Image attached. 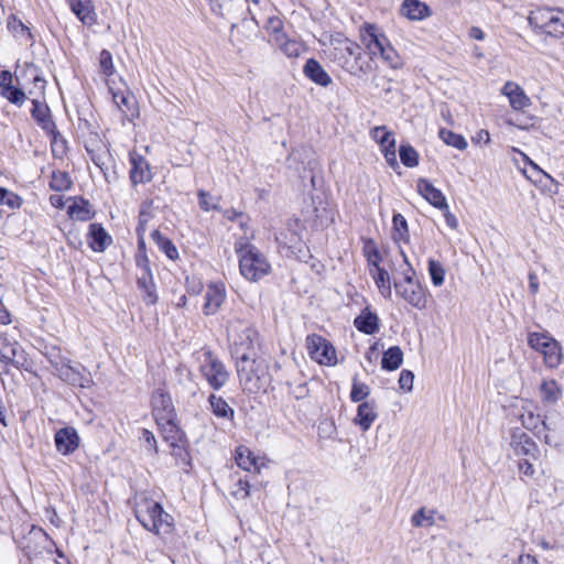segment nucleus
Here are the masks:
<instances>
[{
    "label": "nucleus",
    "instance_id": "nucleus-31",
    "mask_svg": "<svg viewBox=\"0 0 564 564\" xmlns=\"http://www.w3.org/2000/svg\"><path fill=\"white\" fill-rule=\"evenodd\" d=\"M138 288L144 292L143 300L148 305H153L158 301L155 284L152 273H141L137 279Z\"/></svg>",
    "mask_w": 564,
    "mask_h": 564
},
{
    "label": "nucleus",
    "instance_id": "nucleus-41",
    "mask_svg": "<svg viewBox=\"0 0 564 564\" xmlns=\"http://www.w3.org/2000/svg\"><path fill=\"white\" fill-rule=\"evenodd\" d=\"M7 29L15 37L31 39L32 36L29 28L15 14H10L8 17Z\"/></svg>",
    "mask_w": 564,
    "mask_h": 564
},
{
    "label": "nucleus",
    "instance_id": "nucleus-2",
    "mask_svg": "<svg viewBox=\"0 0 564 564\" xmlns=\"http://www.w3.org/2000/svg\"><path fill=\"white\" fill-rule=\"evenodd\" d=\"M235 250L239 258L240 273L247 280L258 281L270 272L271 265L265 256L249 241L240 239Z\"/></svg>",
    "mask_w": 564,
    "mask_h": 564
},
{
    "label": "nucleus",
    "instance_id": "nucleus-37",
    "mask_svg": "<svg viewBox=\"0 0 564 564\" xmlns=\"http://www.w3.org/2000/svg\"><path fill=\"white\" fill-rule=\"evenodd\" d=\"M112 100L124 117L133 116L134 97L129 91L112 93Z\"/></svg>",
    "mask_w": 564,
    "mask_h": 564
},
{
    "label": "nucleus",
    "instance_id": "nucleus-52",
    "mask_svg": "<svg viewBox=\"0 0 564 564\" xmlns=\"http://www.w3.org/2000/svg\"><path fill=\"white\" fill-rule=\"evenodd\" d=\"M172 448L171 455L180 463L189 464V453L187 451V438L183 442L169 444Z\"/></svg>",
    "mask_w": 564,
    "mask_h": 564
},
{
    "label": "nucleus",
    "instance_id": "nucleus-19",
    "mask_svg": "<svg viewBox=\"0 0 564 564\" xmlns=\"http://www.w3.org/2000/svg\"><path fill=\"white\" fill-rule=\"evenodd\" d=\"M303 74L314 84L327 87L332 84V77L324 69L318 61L315 58H308L303 66Z\"/></svg>",
    "mask_w": 564,
    "mask_h": 564
},
{
    "label": "nucleus",
    "instance_id": "nucleus-54",
    "mask_svg": "<svg viewBox=\"0 0 564 564\" xmlns=\"http://www.w3.org/2000/svg\"><path fill=\"white\" fill-rule=\"evenodd\" d=\"M52 135V153L54 156L62 158L66 151V140L61 135V133L54 129L53 132H46Z\"/></svg>",
    "mask_w": 564,
    "mask_h": 564
},
{
    "label": "nucleus",
    "instance_id": "nucleus-18",
    "mask_svg": "<svg viewBox=\"0 0 564 564\" xmlns=\"http://www.w3.org/2000/svg\"><path fill=\"white\" fill-rule=\"evenodd\" d=\"M377 403L375 400L364 401L359 403L354 423L360 427L362 432H367L372 423L377 420Z\"/></svg>",
    "mask_w": 564,
    "mask_h": 564
},
{
    "label": "nucleus",
    "instance_id": "nucleus-3",
    "mask_svg": "<svg viewBox=\"0 0 564 564\" xmlns=\"http://www.w3.org/2000/svg\"><path fill=\"white\" fill-rule=\"evenodd\" d=\"M135 518L145 530L156 535L169 534L174 527L173 517L164 511L160 502L150 499L138 505Z\"/></svg>",
    "mask_w": 564,
    "mask_h": 564
},
{
    "label": "nucleus",
    "instance_id": "nucleus-11",
    "mask_svg": "<svg viewBox=\"0 0 564 564\" xmlns=\"http://www.w3.org/2000/svg\"><path fill=\"white\" fill-rule=\"evenodd\" d=\"M129 162L131 165L129 177L133 186L139 184H147L152 181L153 174L150 163L143 155L137 151H131L129 153Z\"/></svg>",
    "mask_w": 564,
    "mask_h": 564
},
{
    "label": "nucleus",
    "instance_id": "nucleus-48",
    "mask_svg": "<svg viewBox=\"0 0 564 564\" xmlns=\"http://www.w3.org/2000/svg\"><path fill=\"white\" fill-rule=\"evenodd\" d=\"M389 67L399 69L403 66V61L393 46L389 43L387 47L378 55Z\"/></svg>",
    "mask_w": 564,
    "mask_h": 564
},
{
    "label": "nucleus",
    "instance_id": "nucleus-58",
    "mask_svg": "<svg viewBox=\"0 0 564 564\" xmlns=\"http://www.w3.org/2000/svg\"><path fill=\"white\" fill-rule=\"evenodd\" d=\"M85 149H86L90 160L93 161V163L97 167H99L100 171L102 172L106 181L110 182L109 175L107 173L106 163H105V160H104L105 159V154L96 152L95 150L90 149L88 145H85Z\"/></svg>",
    "mask_w": 564,
    "mask_h": 564
},
{
    "label": "nucleus",
    "instance_id": "nucleus-13",
    "mask_svg": "<svg viewBox=\"0 0 564 564\" xmlns=\"http://www.w3.org/2000/svg\"><path fill=\"white\" fill-rule=\"evenodd\" d=\"M398 296L416 310L426 307V292L422 284L406 285L405 283H393Z\"/></svg>",
    "mask_w": 564,
    "mask_h": 564
},
{
    "label": "nucleus",
    "instance_id": "nucleus-4",
    "mask_svg": "<svg viewBox=\"0 0 564 564\" xmlns=\"http://www.w3.org/2000/svg\"><path fill=\"white\" fill-rule=\"evenodd\" d=\"M361 47L349 39L337 40L330 51L332 61L349 74L361 70Z\"/></svg>",
    "mask_w": 564,
    "mask_h": 564
},
{
    "label": "nucleus",
    "instance_id": "nucleus-62",
    "mask_svg": "<svg viewBox=\"0 0 564 564\" xmlns=\"http://www.w3.org/2000/svg\"><path fill=\"white\" fill-rule=\"evenodd\" d=\"M381 260L382 257L377 248H373L372 250L367 252V261L370 269H372L373 272H377L378 269H383L382 267H380Z\"/></svg>",
    "mask_w": 564,
    "mask_h": 564
},
{
    "label": "nucleus",
    "instance_id": "nucleus-32",
    "mask_svg": "<svg viewBox=\"0 0 564 564\" xmlns=\"http://www.w3.org/2000/svg\"><path fill=\"white\" fill-rule=\"evenodd\" d=\"M151 238L158 246L159 250L170 260H176L178 258V251L173 241L165 237L160 230H153Z\"/></svg>",
    "mask_w": 564,
    "mask_h": 564
},
{
    "label": "nucleus",
    "instance_id": "nucleus-35",
    "mask_svg": "<svg viewBox=\"0 0 564 564\" xmlns=\"http://www.w3.org/2000/svg\"><path fill=\"white\" fill-rule=\"evenodd\" d=\"M392 239L394 242H404L408 243L410 241V235H409V226L405 217L400 214L395 213L392 217Z\"/></svg>",
    "mask_w": 564,
    "mask_h": 564
},
{
    "label": "nucleus",
    "instance_id": "nucleus-24",
    "mask_svg": "<svg viewBox=\"0 0 564 564\" xmlns=\"http://www.w3.org/2000/svg\"><path fill=\"white\" fill-rule=\"evenodd\" d=\"M31 116L45 132H53L55 129V122L52 119L51 110L46 104L41 102L37 99H32Z\"/></svg>",
    "mask_w": 564,
    "mask_h": 564
},
{
    "label": "nucleus",
    "instance_id": "nucleus-10",
    "mask_svg": "<svg viewBox=\"0 0 564 564\" xmlns=\"http://www.w3.org/2000/svg\"><path fill=\"white\" fill-rule=\"evenodd\" d=\"M152 415L156 423L176 419V412L169 392L158 389L151 397Z\"/></svg>",
    "mask_w": 564,
    "mask_h": 564
},
{
    "label": "nucleus",
    "instance_id": "nucleus-53",
    "mask_svg": "<svg viewBox=\"0 0 564 564\" xmlns=\"http://www.w3.org/2000/svg\"><path fill=\"white\" fill-rule=\"evenodd\" d=\"M265 30L272 36L273 43L276 39H280V35H286L283 32V21L279 17H270L267 20Z\"/></svg>",
    "mask_w": 564,
    "mask_h": 564
},
{
    "label": "nucleus",
    "instance_id": "nucleus-55",
    "mask_svg": "<svg viewBox=\"0 0 564 564\" xmlns=\"http://www.w3.org/2000/svg\"><path fill=\"white\" fill-rule=\"evenodd\" d=\"M433 511H430L429 514L425 512L424 508L417 510L411 518V523L413 527L420 528L424 525H433L434 517Z\"/></svg>",
    "mask_w": 564,
    "mask_h": 564
},
{
    "label": "nucleus",
    "instance_id": "nucleus-9",
    "mask_svg": "<svg viewBox=\"0 0 564 564\" xmlns=\"http://www.w3.org/2000/svg\"><path fill=\"white\" fill-rule=\"evenodd\" d=\"M360 39L371 58L378 55L390 43L384 33L375 24L365 23L360 29Z\"/></svg>",
    "mask_w": 564,
    "mask_h": 564
},
{
    "label": "nucleus",
    "instance_id": "nucleus-30",
    "mask_svg": "<svg viewBox=\"0 0 564 564\" xmlns=\"http://www.w3.org/2000/svg\"><path fill=\"white\" fill-rule=\"evenodd\" d=\"M274 44L288 57H299L305 50L304 44L295 39H290L288 35H280Z\"/></svg>",
    "mask_w": 564,
    "mask_h": 564
},
{
    "label": "nucleus",
    "instance_id": "nucleus-63",
    "mask_svg": "<svg viewBox=\"0 0 564 564\" xmlns=\"http://www.w3.org/2000/svg\"><path fill=\"white\" fill-rule=\"evenodd\" d=\"M135 263L138 269L141 270V273H152L150 268V260L147 256V250L143 252H138L135 256Z\"/></svg>",
    "mask_w": 564,
    "mask_h": 564
},
{
    "label": "nucleus",
    "instance_id": "nucleus-43",
    "mask_svg": "<svg viewBox=\"0 0 564 564\" xmlns=\"http://www.w3.org/2000/svg\"><path fill=\"white\" fill-rule=\"evenodd\" d=\"M512 444L516 446V451L523 455L531 454L535 447V444L532 441V438L523 432H520L519 434L513 433Z\"/></svg>",
    "mask_w": 564,
    "mask_h": 564
},
{
    "label": "nucleus",
    "instance_id": "nucleus-27",
    "mask_svg": "<svg viewBox=\"0 0 564 564\" xmlns=\"http://www.w3.org/2000/svg\"><path fill=\"white\" fill-rule=\"evenodd\" d=\"M156 424L160 427L164 441L169 444H175V442H183L186 440V435L177 425L176 419H169Z\"/></svg>",
    "mask_w": 564,
    "mask_h": 564
},
{
    "label": "nucleus",
    "instance_id": "nucleus-16",
    "mask_svg": "<svg viewBox=\"0 0 564 564\" xmlns=\"http://www.w3.org/2000/svg\"><path fill=\"white\" fill-rule=\"evenodd\" d=\"M501 94L509 99L510 107L513 110H523L531 105L530 98L514 82H507L501 89Z\"/></svg>",
    "mask_w": 564,
    "mask_h": 564
},
{
    "label": "nucleus",
    "instance_id": "nucleus-57",
    "mask_svg": "<svg viewBox=\"0 0 564 564\" xmlns=\"http://www.w3.org/2000/svg\"><path fill=\"white\" fill-rule=\"evenodd\" d=\"M140 440L144 444L145 449L151 455H155L158 453L156 440L154 434L150 430L142 429L140 432Z\"/></svg>",
    "mask_w": 564,
    "mask_h": 564
},
{
    "label": "nucleus",
    "instance_id": "nucleus-21",
    "mask_svg": "<svg viewBox=\"0 0 564 564\" xmlns=\"http://www.w3.org/2000/svg\"><path fill=\"white\" fill-rule=\"evenodd\" d=\"M72 204L67 207V213L72 219L78 221H88L96 215L91 204L82 196L69 198Z\"/></svg>",
    "mask_w": 564,
    "mask_h": 564
},
{
    "label": "nucleus",
    "instance_id": "nucleus-12",
    "mask_svg": "<svg viewBox=\"0 0 564 564\" xmlns=\"http://www.w3.org/2000/svg\"><path fill=\"white\" fill-rule=\"evenodd\" d=\"M54 443L56 451L63 455L68 456L77 451L80 444L78 432L73 426H65L55 432Z\"/></svg>",
    "mask_w": 564,
    "mask_h": 564
},
{
    "label": "nucleus",
    "instance_id": "nucleus-23",
    "mask_svg": "<svg viewBox=\"0 0 564 564\" xmlns=\"http://www.w3.org/2000/svg\"><path fill=\"white\" fill-rule=\"evenodd\" d=\"M88 238V245L95 252H104L112 242L111 236L98 223L89 225Z\"/></svg>",
    "mask_w": 564,
    "mask_h": 564
},
{
    "label": "nucleus",
    "instance_id": "nucleus-1",
    "mask_svg": "<svg viewBox=\"0 0 564 564\" xmlns=\"http://www.w3.org/2000/svg\"><path fill=\"white\" fill-rule=\"evenodd\" d=\"M237 375L243 391L258 393L269 386L268 367L263 360L252 359L243 351L237 360Z\"/></svg>",
    "mask_w": 564,
    "mask_h": 564
},
{
    "label": "nucleus",
    "instance_id": "nucleus-51",
    "mask_svg": "<svg viewBox=\"0 0 564 564\" xmlns=\"http://www.w3.org/2000/svg\"><path fill=\"white\" fill-rule=\"evenodd\" d=\"M399 252L403 259V262H404V265L406 267L403 271H402V274H403V280L402 281H397L394 280L393 283H405L406 285H412V284H421L419 281H416L414 278H415V270L413 269L412 264L410 263L404 250L400 247L399 248Z\"/></svg>",
    "mask_w": 564,
    "mask_h": 564
},
{
    "label": "nucleus",
    "instance_id": "nucleus-46",
    "mask_svg": "<svg viewBox=\"0 0 564 564\" xmlns=\"http://www.w3.org/2000/svg\"><path fill=\"white\" fill-rule=\"evenodd\" d=\"M370 394V388L364 382H359L357 376L352 378V384L350 390V400L356 403L367 401L366 399Z\"/></svg>",
    "mask_w": 564,
    "mask_h": 564
},
{
    "label": "nucleus",
    "instance_id": "nucleus-25",
    "mask_svg": "<svg viewBox=\"0 0 564 564\" xmlns=\"http://www.w3.org/2000/svg\"><path fill=\"white\" fill-rule=\"evenodd\" d=\"M401 14L412 21H421L429 18L432 12L430 7L420 0H404L401 6Z\"/></svg>",
    "mask_w": 564,
    "mask_h": 564
},
{
    "label": "nucleus",
    "instance_id": "nucleus-56",
    "mask_svg": "<svg viewBox=\"0 0 564 564\" xmlns=\"http://www.w3.org/2000/svg\"><path fill=\"white\" fill-rule=\"evenodd\" d=\"M545 34L558 37L564 34V21L557 15L553 14L549 20Z\"/></svg>",
    "mask_w": 564,
    "mask_h": 564
},
{
    "label": "nucleus",
    "instance_id": "nucleus-45",
    "mask_svg": "<svg viewBox=\"0 0 564 564\" xmlns=\"http://www.w3.org/2000/svg\"><path fill=\"white\" fill-rule=\"evenodd\" d=\"M401 163L406 167H415L419 164V153L410 144H401L399 148Z\"/></svg>",
    "mask_w": 564,
    "mask_h": 564
},
{
    "label": "nucleus",
    "instance_id": "nucleus-34",
    "mask_svg": "<svg viewBox=\"0 0 564 564\" xmlns=\"http://www.w3.org/2000/svg\"><path fill=\"white\" fill-rule=\"evenodd\" d=\"M370 135L380 145L382 152L395 147L394 135L386 126L372 128Z\"/></svg>",
    "mask_w": 564,
    "mask_h": 564
},
{
    "label": "nucleus",
    "instance_id": "nucleus-64",
    "mask_svg": "<svg viewBox=\"0 0 564 564\" xmlns=\"http://www.w3.org/2000/svg\"><path fill=\"white\" fill-rule=\"evenodd\" d=\"M4 199L6 202H3L2 205H7L12 209L20 208L23 203L21 196L13 192H10L9 189H7V195H4Z\"/></svg>",
    "mask_w": 564,
    "mask_h": 564
},
{
    "label": "nucleus",
    "instance_id": "nucleus-22",
    "mask_svg": "<svg viewBox=\"0 0 564 564\" xmlns=\"http://www.w3.org/2000/svg\"><path fill=\"white\" fill-rule=\"evenodd\" d=\"M536 406L532 401L523 400L521 404V410L519 412V419L523 425L529 431H532L536 436L538 431L542 424V417L540 414L535 413Z\"/></svg>",
    "mask_w": 564,
    "mask_h": 564
},
{
    "label": "nucleus",
    "instance_id": "nucleus-42",
    "mask_svg": "<svg viewBox=\"0 0 564 564\" xmlns=\"http://www.w3.org/2000/svg\"><path fill=\"white\" fill-rule=\"evenodd\" d=\"M73 182L67 172L54 171L50 181V188L55 192H64L72 187Z\"/></svg>",
    "mask_w": 564,
    "mask_h": 564
},
{
    "label": "nucleus",
    "instance_id": "nucleus-7",
    "mask_svg": "<svg viewBox=\"0 0 564 564\" xmlns=\"http://www.w3.org/2000/svg\"><path fill=\"white\" fill-rule=\"evenodd\" d=\"M306 346L311 358L319 365H336V350L327 339L319 335L312 334L306 338Z\"/></svg>",
    "mask_w": 564,
    "mask_h": 564
},
{
    "label": "nucleus",
    "instance_id": "nucleus-61",
    "mask_svg": "<svg viewBox=\"0 0 564 564\" xmlns=\"http://www.w3.org/2000/svg\"><path fill=\"white\" fill-rule=\"evenodd\" d=\"M414 375L411 370L403 369L399 377L400 389L410 392L413 389Z\"/></svg>",
    "mask_w": 564,
    "mask_h": 564
},
{
    "label": "nucleus",
    "instance_id": "nucleus-5",
    "mask_svg": "<svg viewBox=\"0 0 564 564\" xmlns=\"http://www.w3.org/2000/svg\"><path fill=\"white\" fill-rule=\"evenodd\" d=\"M529 346L543 355L544 364L549 368H557L562 361V347L553 337L542 333H530Z\"/></svg>",
    "mask_w": 564,
    "mask_h": 564
},
{
    "label": "nucleus",
    "instance_id": "nucleus-14",
    "mask_svg": "<svg viewBox=\"0 0 564 564\" xmlns=\"http://www.w3.org/2000/svg\"><path fill=\"white\" fill-rule=\"evenodd\" d=\"M226 299V289L224 283H210L205 294L203 311L205 315H214L218 312Z\"/></svg>",
    "mask_w": 564,
    "mask_h": 564
},
{
    "label": "nucleus",
    "instance_id": "nucleus-15",
    "mask_svg": "<svg viewBox=\"0 0 564 564\" xmlns=\"http://www.w3.org/2000/svg\"><path fill=\"white\" fill-rule=\"evenodd\" d=\"M416 189L431 205L438 209H447V202L441 189L436 188L429 180L419 178Z\"/></svg>",
    "mask_w": 564,
    "mask_h": 564
},
{
    "label": "nucleus",
    "instance_id": "nucleus-59",
    "mask_svg": "<svg viewBox=\"0 0 564 564\" xmlns=\"http://www.w3.org/2000/svg\"><path fill=\"white\" fill-rule=\"evenodd\" d=\"M99 66L102 74L109 76L113 73L112 55L108 50H102L99 56Z\"/></svg>",
    "mask_w": 564,
    "mask_h": 564
},
{
    "label": "nucleus",
    "instance_id": "nucleus-44",
    "mask_svg": "<svg viewBox=\"0 0 564 564\" xmlns=\"http://www.w3.org/2000/svg\"><path fill=\"white\" fill-rule=\"evenodd\" d=\"M438 134H440V138L447 145H451L455 149L465 150L468 145L466 139L462 134L455 133L451 130L443 128L440 130Z\"/></svg>",
    "mask_w": 564,
    "mask_h": 564
},
{
    "label": "nucleus",
    "instance_id": "nucleus-40",
    "mask_svg": "<svg viewBox=\"0 0 564 564\" xmlns=\"http://www.w3.org/2000/svg\"><path fill=\"white\" fill-rule=\"evenodd\" d=\"M554 11L551 9H538L532 11L529 15V23L535 29H540L543 33H545L549 19L552 18Z\"/></svg>",
    "mask_w": 564,
    "mask_h": 564
},
{
    "label": "nucleus",
    "instance_id": "nucleus-28",
    "mask_svg": "<svg viewBox=\"0 0 564 564\" xmlns=\"http://www.w3.org/2000/svg\"><path fill=\"white\" fill-rule=\"evenodd\" d=\"M235 460L238 467L247 471H259L258 458L245 445L236 447Z\"/></svg>",
    "mask_w": 564,
    "mask_h": 564
},
{
    "label": "nucleus",
    "instance_id": "nucleus-17",
    "mask_svg": "<svg viewBox=\"0 0 564 564\" xmlns=\"http://www.w3.org/2000/svg\"><path fill=\"white\" fill-rule=\"evenodd\" d=\"M564 431V420L560 415L545 416L542 420L540 430L536 436L543 437L544 442L549 445H557V441L552 434H560Z\"/></svg>",
    "mask_w": 564,
    "mask_h": 564
},
{
    "label": "nucleus",
    "instance_id": "nucleus-33",
    "mask_svg": "<svg viewBox=\"0 0 564 564\" xmlns=\"http://www.w3.org/2000/svg\"><path fill=\"white\" fill-rule=\"evenodd\" d=\"M403 361V351L399 346L389 347L382 355L381 367L384 370H397Z\"/></svg>",
    "mask_w": 564,
    "mask_h": 564
},
{
    "label": "nucleus",
    "instance_id": "nucleus-39",
    "mask_svg": "<svg viewBox=\"0 0 564 564\" xmlns=\"http://www.w3.org/2000/svg\"><path fill=\"white\" fill-rule=\"evenodd\" d=\"M45 358L47 359L51 367L54 369L53 373L56 376L58 371H61L70 359L65 357L61 349L57 347L47 348L44 352Z\"/></svg>",
    "mask_w": 564,
    "mask_h": 564
},
{
    "label": "nucleus",
    "instance_id": "nucleus-6",
    "mask_svg": "<svg viewBox=\"0 0 564 564\" xmlns=\"http://www.w3.org/2000/svg\"><path fill=\"white\" fill-rule=\"evenodd\" d=\"M200 373L209 387L216 391L224 388L230 378L224 362L217 358L210 350L204 352V361L200 365Z\"/></svg>",
    "mask_w": 564,
    "mask_h": 564
},
{
    "label": "nucleus",
    "instance_id": "nucleus-36",
    "mask_svg": "<svg viewBox=\"0 0 564 564\" xmlns=\"http://www.w3.org/2000/svg\"><path fill=\"white\" fill-rule=\"evenodd\" d=\"M370 273L380 294L384 299H390L392 295V285L389 272L386 269H378L377 272H373V270L370 269Z\"/></svg>",
    "mask_w": 564,
    "mask_h": 564
},
{
    "label": "nucleus",
    "instance_id": "nucleus-50",
    "mask_svg": "<svg viewBox=\"0 0 564 564\" xmlns=\"http://www.w3.org/2000/svg\"><path fill=\"white\" fill-rule=\"evenodd\" d=\"M427 269L433 285L441 286L445 280V269L442 263L434 259H430Z\"/></svg>",
    "mask_w": 564,
    "mask_h": 564
},
{
    "label": "nucleus",
    "instance_id": "nucleus-60",
    "mask_svg": "<svg viewBox=\"0 0 564 564\" xmlns=\"http://www.w3.org/2000/svg\"><path fill=\"white\" fill-rule=\"evenodd\" d=\"M231 495L237 499H246L250 496V482L247 479H239L235 488L231 491Z\"/></svg>",
    "mask_w": 564,
    "mask_h": 564
},
{
    "label": "nucleus",
    "instance_id": "nucleus-47",
    "mask_svg": "<svg viewBox=\"0 0 564 564\" xmlns=\"http://www.w3.org/2000/svg\"><path fill=\"white\" fill-rule=\"evenodd\" d=\"M0 95L3 98H6L9 102L18 107H21L26 99L25 93L14 85L3 87L0 91Z\"/></svg>",
    "mask_w": 564,
    "mask_h": 564
},
{
    "label": "nucleus",
    "instance_id": "nucleus-49",
    "mask_svg": "<svg viewBox=\"0 0 564 564\" xmlns=\"http://www.w3.org/2000/svg\"><path fill=\"white\" fill-rule=\"evenodd\" d=\"M198 205L204 212L219 210V197L210 195L204 189L197 192Z\"/></svg>",
    "mask_w": 564,
    "mask_h": 564
},
{
    "label": "nucleus",
    "instance_id": "nucleus-20",
    "mask_svg": "<svg viewBox=\"0 0 564 564\" xmlns=\"http://www.w3.org/2000/svg\"><path fill=\"white\" fill-rule=\"evenodd\" d=\"M72 12L85 25L91 26L97 21V14L91 0H67Z\"/></svg>",
    "mask_w": 564,
    "mask_h": 564
},
{
    "label": "nucleus",
    "instance_id": "nucleus-26",
    "mask_svg": "<svg viewBox=\"0 0 564 564\" xmlns=\"http://www.w3.org/2000/svg\"><path fill=\"white\" fill-rule=\"evenodd\" d=\"M354 325L360 333L373 335L379 330V317L377 313L366 307L355 318Z\"/></svg>",
    "mask_w": 564,
    "mask_h": 564
},
{
    "label": "nucleus",
    "instance_id": "nucleus-38",
    "mask_svg": "<svg viewBox=\"0 0 564 564\" xmlns=\"http://www.w3.org/2000/svg\"><path fill=\"white\" fill-rule=\"evenodd\" d=\"M541 398L545 403H555L562 395V390L555 380H545L540 387Z\"/></svg>",
    "mask_w": 564,
    "mask_h": 564
},
{
    "label": "nucleus",
    "instance_id": "nucleus-8",
    "mask_svg": "<svg viewBox=\"0 0 564 564\" xmlns=\"http://www.w3.org/2000/svg\"><path fill=\"white\" fill-rule=\"evenodd\" d=\"M56 377L72 387L82 389L90 388L94 383L90 371L79 362L73 365L69 361Z\"/></svg>",
    "mask_w": 564,
    "mask_h": 564
},
{
    "label": "nucleus",
    "instance_id": "nucleus-29",
    "mask_svg": "<svg viewBox=\"0 0 564 564\" xmlns=\"http://www.w3.org/2000/svg\"><path fill=\"white\" fill-rule=\"evenodd\" d=\"M208 403L210 410L218 419L232 420L235 416L234 409L227 403V401L219 395L212 393L208 397Z\"/></svg>",
    "mask_w": 564,
    "mask_h": 564
}]
</instances>
